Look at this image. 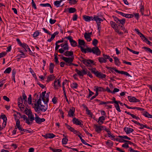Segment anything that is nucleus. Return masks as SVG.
Wrapping results in <instances>:
<instances>
[{
  "instance_id": "nucleus-56",
  "label": "nucleus",
  "mask_w": 152,
  "mask_h": 152,
  "mask_svg": "<svg viewBox=\"0 0 152 152\" xmlns=\"http://www.w3.org/2000/svg\"><path fill=\"white\" fill-rule=\"evenodd\" d=\"M118 137L121 138H123L125 139H126L128 140H130L131 139L129 137H128L127 136H119Z\"/></svg>"
},
{
  "instance_id": "nucleus-35",
  "label": "nucleus",
  "mask_w": 152,
  "mask_h": 152,
  "mask_svg": "<svg viewBox=\"0 0 152 152\" xmlns=\"http://www.w3.org/2000/svg\"><path fill=\"white\" fill-rule=\"evenodd\" d=\"M23 100H24V104H26L27 103V97L25 95V94H23Z\"/></svg>"
},
{
  "instance_id": "nucleus-11",
  "label": "nucleus",
  "mask_w": 152,
  "mask_h": 152,
  "mask_svg": "<svg viewBox=\"0 0 152 152\" xmlns=\"http://www.w3.org/2000/svg\"><path fill=\"white\" fill-rule=\"evenodd\" d=\"M36 117L35 118L36 122L38 124H40L41 122H43L45 121V119L44 118H39L38 115L35 114Z\"/></svg>"
},
{
  "instance_id": "nucleus-31",
  "label": "nucleus",
  "mask_w": 152,
  "mask_h": 152,
  "mask_svg": "<svg viewBox=\"0 0 152 152\" xmlns=\"http://www.w3.org/2000/svg\"><path fill=\"white\" fill-rule=\"evenodd\" d=\"M54 68V64L52 63H51L50 65L49 69L51 73H52L53 72V69Z\"/></svg>"
},
{
  "instance_id": "nucleus-15",
  "label": "nucleus",
  "mask_w": 152,
  "mask_h": 152,
  "mask_svg": "<svg viewBox=\"0 0 152 152\" xmlns=\"http://www.w3.org/2000/svg\"><path fill=\"white\" fill-rule=\"evenodd\" d=\"M95 75L99 77L100 78H104L105 77L106 75L105 74H103L101 72H99L98 71L96 73V74Z\"/></svg>"
},
{
  "instance_id": "nucleus-18",
  "label": "nucleus",
  "mask_w": 152,
  "mask_h": 152,
  "mask_svg": "<svg viewBox=\"0 0 152 152\" xmlns=\"http://www.w3.org/2000/svg\"><path fill=\"white\" fill-rule=\"evenodd\" d=\"M116 72H117L118 73H120L122 74H124V75H126V76H127L129 77H132V76H131L127 72L123 71H119L118 70H116Z\"/></svg>"
},
{
  "instance_id": "nucleus-43",
  "label": "nucleus",
  "mask_w": 152,
  "mask_h": 152,
  "mask_svg": "<svg viewBox=\"0 0 152 152\" xmlns=\"http://www.w3.org/2000/svg\"><path fill=\"white\" fill-rule=\"evenodd\" d=\"M134 17V15L131 14H126L125 15V17L126 18H132Z\"/></svg>"
},
{
  "instance_id": "nucleus-61",
  "label": "nucleus",
  "mask_w": 152,
  "mask_h": 152,
  "mask_svg": "<svg viewBox=\"0 0 152 152\" xmlns=\"http://www.w3.org/2000/svg\"><path fill=\"white\" fill-rule=\"evenodd\" d=\"M91 72L94 73L95 75L97 73V71L96 70V69L95 68H93L91 69Z\"/></svg>"
},
{
  "instance_id": "nucleus-47",
  "label": "nucleus",
  "mask_w": 152,
  "mask_h": 152,
  "mask_svg": "<svg viewBox=\"0 0 152 152\" xmlns=\"http://www.w3.org/2000/svg\"><path fill=\"white\" fill-rule=\"evenodd\" d=\"M140 36L141 38L142 39L144 42H145L146 41H147V39L142 34L141 35H140Z\"/></svg>"
},
{
  "instance_id": "nucleus-7",
  "label": "nucleus",
  "mask_w": 152,
  "mask_h": 152,
  "mask_svg": "<svg viewBox=\"0 0 152 152\" xmlns=\"http://www.w3.org/2000/svg\"><path fill=\"white\" fill-rule=\"evenodd\" d=\"M100 17H102V16L95 15L93 17V20L96 21L97 24H100L101 22H102L103 21L102 19L99 18Z\"/></svg>"
},
{
  "instance_id": "nucleus-41",
  "label": "nucleus",
  "mask_w": 152,
  "mask_h": 152,
  "mask_svg": "<svg viewBox=\"0 0 152 152\" xmlns=\"http://www.w3.org/2000/svg\"><path fill=\"white\" fill-rule=\"evenodd\" d=\"M110 24L111 25L112 27L113 28H114V29L115 28V25H116V24H115V22H114L112 21H111L110 22Z\"/></svg>"
},
{
  "instance_id": "nucleus-48",
  "label": "nucleus",
  "mask_w": 152,
  "mask_h": 152,
  "mask_svg": "<svg viewBox=\"0 0 152 152\" xmlns=\"http://www.w3.org/2000/svg\"><path fill=\"white\" fill-rule=\"evenodd\" d=\"M142 48L145 49L146 51H148L152 54V50L150 48L145 47H143Z\"/></svg>"
},
{
  "instance_id": "nucleus-42",
  "label": "nucleus",
  "mask_w": 152,
  "mask_h": 152,
  "mask_svg": "<svg viewBox=\"0 0 152 152\" xmlns=\"http://www.w3.org/2000/svg\"><path fill=\"white\" fill-rule=\"evenodd\" d=\"M98 42V41L97 39H94L92 41V44L95 47L96 46Z\"/></svg>"
},
{
  "instance_id": "nucleus-19",
  "label": "nucleus",
  "mask_w": 152,
  "mask_h": 152,
  "mask_svg": "<svg viewBox=\"0 0 152 152\" xmlns=\"http://www.w3.org/2000/svg\"><path fill=\"white\" fill-rule=\"evenodd\" d=\"M114 59L115 63L116 65L119 66L121 64V62L120 61L118 58L116 57H113Z\"/></svg>"
},
{
  "instance_id": "nucleus-22",
  "label": "nucleus",
  "mask_w": 152,
  "mask_h": 152,
  "mask_svg": "<svg viewBox=\"0 0 152 152\" xmlns=\"http://www.w3.org/2000/svg\"><path fill=\"white\" fill-rule=\"evenodd\" d=\"M73 122L74 124L77 125H81V123L78 119H76V118H74L73 119Z\"/></svg>"
},
{
  "instance_id": "nucleus-28",
  "label": "nucleus",
  "mask_w": 152,
  "mask_h": 152,
  "mask_svg": "<svg viewBox=\"0 0 152 152\" xmlns=\"http://www.w3.org/2000/svg\"><path fill=\"white\" fill-rule=\"evenodd\" d=\"M40 5L43 7H49L50 9L52 8V7L50 4L49 3L41 4Z\"/></svg>"
},
{
  "instance_id": "nucleus-10",
  "label": "nucleus",
  "mask_w": 152,
  "mask_h": 152,
  "mask_svg": "<svg viewBox=\"0 0 152 152\" xmlns=\"http://www.w3.org/2000/svg\"><path fill=\"white\" fill-rule=\"evenodd\" d=\"M128 99L129 102H139L140 100L137 99L135 97L129 96L128 97Z\"/></svg>"
},
{
  "instance_id": "nucleus-4",
  "label": "nucleus",
  "mask_w": 152,
  "mask_h": 152,
  "mask_svg": "<svg viewBox=\"0 0 152 152\" xmlns=\"http://www.w3.org/2000/svg\"><path fill=\"white\" fill-rule=\"evenodd\" d=\"M82 60L80 61L83 62V64H85L87 66H89L91 64H92L93 65H95V64L94 63V61L92 60L89 59L87 60L84 59L82 57Z\"/></svg>"
},
{
  "instance_id": "nucleus-58",
  "label": "nucleus",
  "mask_w": 152,
  "mask_h": 152,
  "mask_svg": "<svg viewBox=\"0 0 152 152\" xmlns=\"http://www.w3.org/2000/svg\"><path fill=\"white\" fill-rule=\"evenodd\" d=\"M1 117H2V119L3 120V121H7V118L6 116V115H1Z\"/></svg>"
},
{
  "instance_id": "nucleus-49",
  "label": "nucleus",
  "mask_w": 152,
  "mask_h": 152,
  "mask_svg": "<svg viewBox=\"0 0 152 152\" xmlns=\"http://www.w3.org/2000/svg\"><path fill=\"white\" fill-rule=\"evenodd\" d=\"M77 0H69V3L71 4H75L77 2Z\"/></svg>"
},
{
  "instance_id": "nucleus-62",
  "label": "nucleus",
  "mask_w": 152,
  "mask_h": 152,
  "mask_svg": "<svg viewBox=\"0 0 152 152\" xmlns=\"http://www.w3.org/2000/svg\"><path fill=\"white\" fill-rule=\"evenodd\" d=\"M32 6L34 8V9H36L37 7H36V4L34 3V0H32Z\"/></svg>"
},
{
  "instance_id": "nucleus-40",
  "label": "nucleus",
  "mask_w": 152,
  "mask_h": 152,
  "mask_svg": "<svg viewBox=\"0 0 152 152\" xmlns=\"http://www.w3.org/2000/svg\"><path fill=\"white\" fill-rule=\"evenodd\" d=\"M96 88V91H102L104 90V89L102 87H98L97 86H95Z\"/></svg>"
},
{
  "instance_id": "nucleus-16",
  "label": "nucleus",
  "mask_w": 152,
  "mask_h": 152,
  "mask_svg": "<svg viewBox=\"0 0 152 152\" xmlns=\"http://www.w3.org/2000/svg\"><path fill=\"white\" fill-rule=\"evenodd\" d=\"M95 75L99 77L100 78H104L105 77L106 75L105 74H103L101 72H99L98 71L96 73V74Z\"/></svg>"
},
{
  "instance_id": "nucleus-1",
  "label": "nucleus",
  "mask_w": 152,
  "mask_h": 152,
  "mask_svg": "<svg viewBox=\"0 0 152 152\" xmlns=\"http://www.w3.org/2000/svg\"><path fill=\"white\" fill-rule=\"evenodd\" d=\"M41 103V100L40 98H39L37 101V104H34L35 110L38 113L40 110L42 111L45 112L47 110V107L42 105Z\"/></svg>"
},
{
  "instance_id": "nucleus-3",
  "label": "nucleus",
  "mask_w": 152,
  "mask_h": 152,
  "mask_svg": "<svg viewBox=\"0 0 152 152\" xmlns=\"http://www.w3.org/2000/svg\"><path fill=\"white\" fill-rule=\"evenodd\" d=\"M78 45H77L78 48H80L81 49V51L84 53H86V52L85 49H84L83 46H85V42L83 40L79 39Z\"/></svg>"
},
{
  "instance_id": "nucleus-46",
  "label": "nucleus",
  "mask_w": 152,
  "mask_h": 152,
  "mask_svg": "<svg viewBox=\"0 0 152 152\" xmlns=\"http://www.w3.org/2000/svg\"><path fill=\"white\" fill-rule=\"evenodd\" d=\"M82 74H83V76L84 75H86L87 74V69L86 68H84L82 70Z\"/></svg>"
},
{
  "instance_id": "nucleus-2",
  "label": "nucleus",
  "mask_w": 152,
  "mask_h": 152,
  "mask_svg": "<svg viewBox=\"0 0 152 152\" xmlns=\"http://www.w3.org/2000/svg\"><path fill=\"white\" fill-rule=\"evenodd\" d=\"M62 59L65 62V65L67 66H71L74 59V57H63Z\"/></svg>"
},
{
  "instance_id": "nucleus-21",
  "label": "nucleus",
  "mask_w": 152,
  "mask_h": 152,
  "mask_svg": "<svg viewBox=\"0 0 152 152\" xmlns=\"http://www.w3.org/2000/svg\"><path fill=\"white\" fill-rule=\"evenodd\" d=\"M64 55L66 56L69 57L73 55V52L72 51H66L64 53Z\"/></svg>"
},
{
  "instance_id": "nucleus-54",
  "label": "nucleus",
  "mask_w": 152,
  "mask_h": 152,
  "mask_svg": "<svg viewBox=\"0 0 152 152\" xmlns=\"http://www.w3.org/2000/svg\"><path fill=\"white\" fill-rule=\"evenodd\" d=\"M63 48L64 50H67L69 49V47L67 43L65 44V45H64Z\"/></svg>"
},
{
  "instance_id": "nucleus-30",
  "label": "nucleus",
  "mask_w": 152,
  "mask_h": 152,
  "mask_svg": "<svg viewBox=\"0 0 152 152\" xmlns=\"http://www.w3.org/2000/svg\"><path fill=\"white\" fill-rule=\"evenodd\" d=\"M99 61L101 63H106L107 62V60H105V59L104 58L102 57H99Z\"/></svg>"
},
{
  "instance_id": "nucleus-14",
  "label": "nucleus",
  "mask_w": 152,
  "mask_h": 152,
  "mask_svg": "<svg viewBox=\"0 0 152 152\" xmlns=\"http://www.w3.org/2000/svg\"><path fill=\"white\" fill-rule=\"evenodd\" d=\"M124 130L127 134H129L134 131L133 129L130 128L126 127L124 128Z\"/></svg>"
},
{
  "instance_id": "nucleus-39",
  "label": "nucleus",
  "mask_w": 152,
  "mask_h": 152,
  "mask_svg": "<svg viewBox=\"0 0 152 152\" xmlns=\"http://www.w3.org/2000/svg\"><path fill=\"white\" fill-rule=\"evenodd\" d=\"M106 143L110 147L113 146V143L110 140H108L106 142Z\"/></svg>"
},
{
  "instance_id": "nucleus-12",
  "label": "nucleus",
  "mask_w": 152,
  "mask_h": 152,
  "mask_svg": "<svg viewBox=\"0 0 152 152\" xmlns=\"http://www.w3.org/2000/svg\"><path fill=\"white\" fill-rule=\"evenodd\" d=\"M20 122L19 120H18L16 123V126L17 127L16 128H15V129H16L17 128H18L19 130H20L22 131H23L24 132H25L26 130L25 129H23L22 128H21V126L20 125Z\"/></svg>"
},
{
  "instance_id": "nucleus-13",
  "label": "nucleus",
  "mask_w": 152,
  "mask_h": 152,
  "mask_svg": "<svg viewBox=\"0 0 152 152\" xmlns=\"http://www.w3.org/2000/svg\"><path fill=\"white\" fill-rule=\"evenodd\" d=\"M83 18L86 22H89L90 21L93 20V16H89L85 15L83 16Z\"/></svg>"
},
{
  "instance_id": "nucleus-33",
  "label": "nucleus",
  "mask_w": 152,
  "mask_h": 152,
  "mask_svg": "<svg viewBox=\"0 0 152 152\" xmlns=\"http://www.w3.org/2000/svg\"><path fill=\"white\" fill-rule=\"evenodd\" d=\"M75 71L76 72H77V74L79 76H83V74H82L81 71L77 69H75Z\"/></svg>"
},
{
  "instance_id": "nucleus-59",
  "label": "nucleus",
  "mask_w": 152,
  "mask_h": 152,
  "mask_svg": "<svg viewBox=\"0 0 152 152\" xmlns=\"http://www.w3.org/2000/svg\"><path fill=\"white\" fill-rule=\"evenodd\" d=\"M84 49L86 51V53H87V52L89 53L92 52V49L91 48H87L86 49L84 48Z\"/></svg>"
},
{
  "instance_id": "nucleus-9",
  "label": "nucleus",
  "mask_w": 152,
  "mask_h": 152,
  "mask_svg": "<svg viewBox=\"0 0 152 152\" xmlns=\"http://www.w3.org/2000/svg\"><path fill=\"white\" fill-rule=\"evenodd\" d=\"M18 100V107L20 108H23L24 107V104H23L24 103V102H23V99L21 97H20Z\"/></svg>"
},
{
  "instance_id": "nucleus-52",
  "label": "nucleus",
  "mask_w": 152,
  "mask_h": 152,
  "mask_svg": "<svg viewBox=\"0 0 152 152\" xmlns=\"http://www.w3.org/2000/svg\"><path fill=\"white\" fill-rule=\"evenodd\" d=\"M39 32L38 31H36L33 34V37H37L39 35Z\"/></svg>"
},
{
  "instance_id": "nucleus-38",
  "label": "nucleus",
  "mask_w": 152,
  "mask_h": 152,
  "mask_svg": "<svg viewBox=\"0 0 152 152\" xmlns=\"http://www.w3.org/2000/svg\"><path fill=\"white\" fill-rule=\"evenodd\" d=\"M21 46L26 51H27V49L28 47V46L25 43H23L21 45Z\"/></svg>"
},
{
  "instance_id": "nucleus-55",
  "label": "nucleus",
  "mask_w": 152,
  "mask_h": 152,
  "mask_svg": "<svg viewBox=\"0 0 152 152\" xmlns=\"http://www.w3.org/2000/svg\"><path fill=\"white\" fill-rule=\"evenodd\" d=\"M86 110L87 112V114L88 115L92 116V114L90 112V110H89L87 107H86Z\"/></svg>"
},
{
  "instance_id": "nucleus-8",
  "label": "nucleus",
  "mask_w": 152,
  "mask_h": 152,
  "mask_svg": "<svg viewBox=\"0 0 152 152\" xmlns=\"http://www.w3.org/2000/svg\"><path fill=\"white\" fill-rule=\"evenodd\" d=\"M66 38L69 40L72 46L75 47L77 46V42L73 39L72 37L71 36H69Z\"/></svg>"
},
{
  "instance_id": "nucleus-29",
  "label": "nucleus",
  "mask_w": 152,
  "mask_h": 152,
  "mask_svg": "<svg viewBox=\"0 0 152 152\" xmlns=\"http://www.w3.org/2000/svg\"><path fill=\"white\" fill-rule=\"evenodd\" d=\"M75 111L72 109H70L68 112V115L70 117L73 116L74 114Z\"/></svg>"
},
{
  "instance_id": "nucleus-53",
  "label": "nucleus",
  "mask_w": 152,
  "mask_h": 152,
  "mask_svg": "<svg viewBox=\"0 0 152 152\" xmlns=\"http://www.w3.org/2000/svg\"><path fill=\"white\" fill-rule=\"evenodd\" d=\"M68 140L66 138H64L62 139V142L64 144H66L67 143Z\"/></svg>"
},
{
  "instance_id": "nucleus-57",
  "label": "nucleus",
  "mask_w": 152,
  "mask_h": 152,
  "mask_svg": "<svg viewBox=\"0 0 152 152\" xmlns=\"http://www.w3.org/2000/svg\"><path fill=\"white\" fill-rule=\"evenodd\" d=\"M78 85L76 83H73L72 85V87L73 88H76Z\"/></svg>"
},
{
  "instance_id": "nucleus-25",
  "label": "nucleus",
  "mask_w": 152,
  "mask_h": 152,
  "mask_svg": "<svg viewBox=\"0 0 152 152\" xmlns=\"http://www.w3.org/2000/svg\"><path fill=\"white\" fill-rule=\"evenodd\" d=\"M143 115L146 117L152 118V115L150 114L147 111H145L143 112Z\"/></svg>"
},
{
  "instance_id": "nucleus-26",
  "label": "nucleus",
  "mask_w": 152,
  "mask_h": 152,
  "mask_svg": "<svg viewBox=\"0 0 152 152\" xmlns=\"http://www.w3.org/2000/svg\"><path fill=\"white\" fill-rule=\"evenodd\" d=\"M57 34V32H56L53 34L52 35L51 38L48 40V41L50 42L54 38L56 35Z\"/></svg>"
},
{
  "instance_id": "nucleus-24",
  "label": "nucleus",
  "mask_w": 152,
  "mask_h": 152,
  "mask_svg": "<svg viewBox=\"0 0 152 152\" xmlns=\"http://www.w3.org/2000/svg\"><path fill=\"white\" fill-rule=\"evenodd\" d=\"M114 103L116 104L115 106L116 109L118 111L120 112L121 110L120 108L118 102L117 101H114Z\"/></svg>"
},
{
  "instance_id": "nucleus-51",
  "label": "nucleus",
  "mask_w": 152,
  "mask_h": 152,
  "mask_svg": "<svg viewBox=\"0 0 152 152\" xmlns=\"http://www.w3.org/2000/svg\"><path fill=\"white\" fill-rule=\"evenodd\" d=\"M48 138H52L55 136L53 134H48Z\"/></svg>"
},
{
  "instance_id": "nucleus-5",
  "label": "nucleus",
  "mask_w": 152,
  "mask_h": 152,
  "mask_svg": "<svg viewBox=\"0 0 152 152\" xmlns=\"http://www.w3.org/2000/svg\"><path fill=\"white\" fill-rule=\"evenodd\" d=\"M46 93V91H45L42 93V95L43 97L42 98L43 101L45 104H46L49 101V96L50 92L47 93L45 96Z\"/></svg>"
},
{
  "instance_id": "nucleus-60",
  "label": "nucleus",
  "mask_w": 152,
  "mask_h": 152,
  "mask_svg": "<svg viewBox=\"0 0 152 152\" xmlns=\"http://www.w3.org/2000/svg\"><path fill=\"white\" fill-rule=\"evenodd\" d=\"M119 22L120 23L123 25L124 24L125 22V19H122L120 20Z\"/></svg>"
},
{
  "instance_id": "nucleus-63",
  "label": "nucleus",
  "mask_w": 152,
  "mask_h": 152,
  "mask_svg": "<svg viewBox=\"0 0 152 152\" xmlns=\"http://www.w3.org/2000/svg\"><path fill=\"white\" fill-rule=\"evenodd\" d=\"M6 53L4 52H3L0 53V58L4 57L6 55Z\"/></svg>"
},
{
  "instance_id": "nucleus-34",
  "label": "nucleus",
  "mask_w": 152,
  "mask_h": 152,
  "mask_svg": "<svg viewBox=\"0 0 152 152\" xmlns=\"http://www.w3.org/2000/svg\"><path fill=\"white\" fill-rule=\"evenodd\" d=\"M55 78V77L53 75H51L48 77L47 78V81H49L50 80H53Z\"/></svg>"
},
{
  "instance_id": "nucleus-27",
  "label": "nucleus",
  "mask_w": 152,
  "mask_h": 152,
  "mask_svg": "<svg viewBox=\"0 0 152 152\" xmlns=\"http://www.w3.org/2000/svg\"><path fill=\"white\" fill-rule=\"evenodd\" d=\"M63 0H58V7H61L64 4Z\"/></svg>"
},
{
  "instance_id": "nucleus-23",
  "label": "nucleus",
  "mask_w": 152,
  "mask_h": 152,
  "mask_svg": "<svg viewBox=\"0 0 152 152\" xmlns=\"http://www.w3.org/2000/svg\"><path fill=\"white\" fill-rule=\"evenodd\" d=\"M84 37L85 39L88 41L90 42L91 40L90 36L88 35V33H85L84 34Z\"/></svg>"
},
{
  "instance_id": "nucleus-32",
  "label": "nucleus",
  "mask_w": 152,
  "mask_h": 152,
  "mask_svg": "<svg viewBox=\"0 0 152 152\" xmlns=\"http://www.w3.org/2000/svg\"><path fill=\"white\" fill-rule=\"evenodd\" d=\"M25 113L28 116L31 114V112L30 110H29L26 108L24 111Z\"/></svg>"
},
{
  "instance_id": "nucleus-37",
  "label": "nucleus",
  "mask_w": 152,
  "mask_h": 152,
  "mask_svg": "<svg viewBox=\"0 0 152 152\" xmlns=\"http://www.w3.org/2000/svg\"><path fill=\"white\" fill-rule=\"evenodd\" d=\"M65 125L67 129H68L69 130H70L72 132H74V128H72L66 124H65Z\"/></svg>"
},
{
  "instance_id": "nucleus-64",
  "label": "nucleus",
  "mask_w": 152,
  "mask_h": 152,
  "mask_svg": "<svg viewBox=\"0 0 152 152\" xmlns=\"http://www.w3.org/2000/svg\"><path fill=\"white\" fill-rule=\"evenodd\" d=\"M129 150L130 152H140L138 151L134 150L132 148H130Z\"/></svg>"
},
{
  "instance_id": "nucleus-6",
  "label": "nucleus",
  "mask_w": 152,
  "mask_h": 152,
  "mask_svg": "<svg viewBox=\"0 0 152 152\" xmlns=\"http://www.w3.org/2000/svg\"><path fill=\"white\" fill-rule=\"evenodd\" d=\"M92 52L94 54L99 56L101 54V52L99 49L96 46L93 47L92 49Z\"/></svg>"
},
{
  "instance_id": "nucleus-44",
  "label": "nucleus",
  "mask_w": 152,
  "mask_h": 152,
  "mask_svg": "<svg viewBox=\"0 0 152 152\" xmlns=\"http://www.w3.org/2000/svg\"><path fill=\"white\" fill-rule=\"evenodd\" d=\"M148 12V11L147 10H141V12L142 15H149V12L148 14H146L145 12Z\"/></svg>"
},
{
  "instance_id": "nucleus-17",
  "label": "nucleus",
  "mask_w": 152,
  "mask_h": 152,
  "mask_svg": "<svg viewBox=\"0 0 152 152\" xmlns=\"http://www.w3.org/2000/svg\"><path fill=\"white\" fill-rule=\"evenodd\" d=\"M95 131L98 133H99L102 130V126H98L96 125H94Z\"/></svg>"
},
{
  "instance_id": "nucleus-36",
  "label": "nucleus",
  "mask_w": 152,
  "mask_h": 152,
  "mask_svg": "<svg viewBox=\"0 0 152 152\" xmlns=\"http://www.w3.org/2000/svg\"><path fill=\"white\" fill-rule=\"evenodd\" d=\"M12 69L11 67H9L7 68L4 72V73H9L11 71Z\"/></svg>"
},
{
  "instance_id": "nucleus-45",
  "label": "nucleus",
  "mask_w": 152,
  "mask_h": 152,
  "mask_svg": "<svg viewBox=\"0 0 152 152\" xmlns=\"http://www.w3.org/2000/svg\"><path fill=\"white\" fill-rule=\"evenodd\" d=\"M28 116V118H29L30 121H33L35 119L34 117L31 114Z\"/></svg>"
},
{
  "instance_id": "nucleus-50",
  "label": "nucleus",
  "mask_w": 152,
  "mask_h": 152,
  "mask_svg": "<svg viewBox=\"0 0 152 152\" xmlns=\"http://www.w3.org/2000/svg\"><path fill=\"white\" fill-rule=\"evenodd\" d=\"M28 102L29 104L31 103V95H29L28 99Z\"/></svg>"
},
{
  "instance_id": "nucleus-20",
  "label": "nucleus",
  "mask_w": 152,
  "mask_h": 152,
  "mask_svg": "<svg viewBox=\"0 0 152 152\" xmlns=\"http://www.w3.org/2000/svg\"><path fill=\"white\" fill-rule=\"evenodd\" d=\"M105 119V117L103 116L99 117V118L98 121L97 122L99 123V124L100 125L102 124L103 123V121H104Z\"/></svg>"
}]
</instances>
